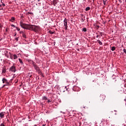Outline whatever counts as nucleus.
Here are the masks:
<instances>
[{"label":"nucleus","mask_w":126,"mask_h":126,"mask_svg":"<svg viewBox=\"0 0 126 126\" xmlns=\"http://www.w3.org/2000/svg\"><path fill=\"white\" fill-rule=\"evenodd\" d=\"M20 25L23 29L34 31V32H39L41 30V28L39 26H33L32 25L26 24L22 21L20 22Z\"/></svg>","instance_id":"1"},{"label":"nucleus","mask_w":126,"mask_h":126,"mask_svg":"<svg viewBox=\"0 0 126 126\" xmlns=\"http://www.w3.org/2000/svg\"><path fill=\"white\" fill-rule=\"evenodd\" d=\"M63 23L65 30H67V19L66 18L63 20Z\"/></svg>","instance_id":"2"},{"label":"nucleus","mask_w":126,"mask_h":126,"mask_svg":"<svg viewBox=\"0 0 126 126\" xmlns=\"http://www.w3.org/2000/svg\"><path fill=\"white\" fill-rule=\"evenodd\" d=\"M10 71H12V72H15L16 71V69H15V66L14 65L12 66L9 68Z\"/></svg>","instance_id":"3"},{"label":"nucleus","mask_w":126,"mask_h":126,"mask_svg":"<svg viewBox=\"0 0 126 126\" xmlns=\"http://www.w3.org/2000/svg\"><path fill=\"white\" fill-rule=\"evenodd\" d=\"M33 67L35 68V69L36 70V71H38V72H40V68L38 67V66L35 64H33Z\"/></svg>","instance_id":"4"},{"label":"nucleus","mask_w":126,"mask_h":126,"mask_svg":"<svg viewBox=\"0 0 126 126\" xmlns=\"http://www.w3.org/2000/svg\"><path fill=\"white\" fill-rule=\"evenodd\" d=\"M73 91H79V88L76 86H74L73 87Z\"/></svg>","instance_id":"5"},{"label":"nucleus","mask_w":126,"mask_h":126,"mask_svg":"<svg viewBox=\"0 0 126 126\" xmlns=\"http://www.w3.org/2000/svg\"><path fill=\"white\" fill-rule=\"evenodd\" d=\"M4 56L6 57L8 59L9 58V55H8V51H4Z\"/></svg>","instance_id":"6"},{"label":"nucleus","mask_w":126,"mask_h":126,"mask_svg":"<svg viewBox=\"0 0 126 126\" xmlns=\"http://www.w3.org/2000/svg\"><path fill=\"white\" fill-rule=\"evenodd\" d=\"M4 114H5V112H4L0 113V118H1V119H3V117H4Z\"/></svg>","instance_id":"7"},{"label":"nucleus","mask_w":126,"mask_h":126,"mask_svg":"<svg viewBox=\"0 0 126 126\" xmlns=\"http://www.w3.org/2000/svg\"><path fill=\"white\" fill-rule=\"evenodd\" d=\"M2 83L3 84L4 83L6 84V83H8V81L4 78L2 79Z\"/></svg>","instance_id":"8"},{"label":"nucleus","mask_w":126,"mask_h":126,"mask_svg":"<svg viewBox=\"0 0 126 126\" xmlns=\"http://www.w3.org/2000/svg\"><path fill=\"white\" fill-rule=\"evenodd\" d=\"M82 18H81V22H84L85 21V16L83 15V14L81 15Z\"/></svg>","instance_id":"9"},{"label":"nucleus","mask_w":126,"mask_h":126,"mask_svg":"<svg viewBox=\"0 0 126 126\" xmlns=\"http://www.w3.org/2000/svg\"><path fill=\"white\" fill-rule=\"evenodd\" d=\"M13 60H17V59L18 58V56H17V55L16 54L13 55Z\"/></svg>","instance_id":"10"},{"label":"nucleus","mask_w":126,"mask_h":126,"mask_svg":"<svg viewBox=\"0 0 126 126\" xmlns=\"http://www.w3.org/2000/svg\"><path fill=\"white\" fill-rule=\"evenodd\" d=\"M102 37V36H103V34L102 33V32H99V34H97V35H96V38H99H99H101V37Z\"/></svg>","instance_id":"11"},{"label":"nucleus","mask_w":126,"mask_h":126,"mask_svg":"<svg viewBox=\"0 0 126 126\" xmlns=\"http://www.w3.org/2000/svg\"><path fill=\"white\" fill-rule=\"evenodd\" d=\"M14 20H15V18H14V17H12L9 21H11V22H14Z\"/></svg>","instance_id":"12"},{"label":"nucleus","mask_w":126,"mask_h":126,"mask_svg":"<svg viewBox=\"0 0 126 126\" xmlns=\"http://www.w3.org/2000/svg\"><path fill=\"white\" fill-rule=\"evenodd\" d=\"M19 63H21V64H22V65H23L24 64V63H23V62L22 61V60H21V59L19 58Z\"/></svg>","instance_id":"13"},{"label":"nucleus","mask_w":126,"mask_h":126,"mask_svg":"<svg viewBox=\"0 0 126 126\" xmlns=\"http://www.w3.org/2000/svg\"><path fill=\"white\" fill-rule=\"evenodd\" d=\"M9 54L10 55V59H11V60H13V55H12L10 52H9Z\"/></svg>","instance_id":"14"},{"label":"nucleus","mask_w":126,"mask_h":126,"mask_svg":"<svg viewBox=\"0 0 126 126\" xmlns=\"http://www.w3.org/2000/svg\"><path fill=\"white\" fill-rule=\"evenodd\" d=\"M42 100H48V97H47V96H43L42 97Z\"/></svg>","instance_id":"15"},{"label":"nucleus","mask_w":126,"mask_h":126,"mask_svg":"<svg viewBox=\"0 0 126 126\" xmlns=\"http://www.w3.org/2000/svg\"><path fill=\"white\" fill-rule=\"evenodd\" d=\"M82 31L83 32H87V29L86 28H84L82 29Z\"/></svg>","instance_id":"16"},{"label":"nucleus","mask_w":126,"mask_h":126,"mask_svg":"<svg viewBox=\"0 0 126 126\" xmlns=\"http://www.w3.org/2000/svg\"><path fill=\"white\" fill-rule=\"evenodd\" d=\"M97 41L99 45H103V43H102V42H101V41H100V40H97Z\"/></svg>","instance_id":"17"},{"label":"nucleus","mask_w":126,"mask_h":126,"mask_svg":"<svg viewBox=\"0 0 126 126\" xmlns=\"http://www.w3.org/2000/svg\"><path fill=\"white\" fill-rule=\"evenodd\" d=\"M53 3L57 4L58 3V0H53Z\"/></svg>","instance_id":"18"},{"label":"nucleus","mask_w":126,"mask_h":126,"mask_svg":"<svg viewBox=\"0 0 126 126\" xmlns=\"http://www.w3.org/2000/svg\"><path fill=\"white\" fill-rule=\"evenodd\" d=\"M86 11H88V10H90V7H87L85 9Z\"/></svg>","instance_id":"19"},{"label":"nucleus","mask_w":126,"mask_h":126,"mask_svg":"<svg viewBox=\"0 0 126 126\" xmlns=\"http://www.w3.org/2000/svg\"><path fill=\"white\" fill-rule=\"evenodd\" d=\"M115 50H116V47L115 46H113L112 48H111V51H115Z\"/></svg>","instance_id":"20"},{"label":"nucleus","mask_w":126,"mask_h":126,"mask_svg":"<svg viewBox=\"0 0 126 126\" xmlns=\"http://www.w3.org/2000/svg\"><path fill=\"white\" fill-rule=\"evenodd\" d=\"M103 3L104 4V5H106V4H107V0H103Z\"/></svg>","instance_id":"21"},{"label":"nucleus","mask_w":126,"mask_h":126,"mask_svg":"<svg viewBox=\"0 0 126 126\" xmlns=\"http://www.w3.org/2000/svg\"><path fill=\"white\" fill-rule=\"evenodd\" d=\"M15 28L17 29V31H20V29H19V28L16 27Z\"/></svg>","instance_id":"22"},{"label":"nucleus","mask_w":126,"mask_h":126,"mask_svg":"<svg viewBox=\"0 0 126 126\" xmlns=\"http://www.w3.org/2000/svg\"><path fill=\"white\" fill-rule=\"evenodd\" d=\"M23 38H26V35L24 34V33H23Z\"/></svg>","instance_id":"23"},{"label":"nucleus","mask_w":126,"mask_h":126,"mask_svg":"<svg viewBox=\"0 0 126 126\" xmlns=\"http://www.w3.org/2000/svg\"><path fill=\"white\" fill-rule=\"evenodd\" d=\"M5 85L6 86H9V82H8V83H6V84H5Z\"/></svg>","instance_id":"24"},{"label":"nucleus","mask_w":126,"mask_h":126,"mask_svg":"<svg viewBox=\"0 0 126 126\" xmlns=\"http://www.w3.org/2000/svg\"><path fill=\"white\" fill-rule=\"evenodd\" d=\"M15 40L16 41V42H17L18 41V37H15Z\"/></svg>","instance_id":"25"},{"label":"nucleus","mask_w":126,"mask_h":126,"mask_svg":"<svg viewBox=\"0 0 126 126\" xmlns=\"http://www.w3.org/2000/svg\"><path fill=\"white\" fill-rule=\"evenodd\" d=\"M2 2V6H5V4H4V3H3L2 2Z\"/></svg>","instance_id":"26"},{"label":"nucleus","mask_w":126,"mask_h":126,"mask_svg":"<svg viewBox=\"0 0 126 126\" xmlns=\"http://www.w3.org/2000/svg\"><path fill=\"white\" fill-rule=\"evenodd\" d=\"M11 26L12 27H14V28H15V27H15V26L14 25H13V24L11 25Z\"/></svg>","instance_id":"27"},{"label":"nucleus","mask_w":126,"mask_h":126,"mask_svg":"<svg viewBox=\"0 0 126 126\" xmlns=\"http://www.w3.org/2000/svg\"><path fill=\"white\" fill-rule=\"evenodd\" d=\"M47 102H48V103H50V102H52V100H51V99H48Z\"/></svg>","instance_id":"28"},{"label":"nucleus","mask_w":126,"mask_h":126,"mask_svg":"<svg viewBox=\"0 0 126 126\" xmlns=\"http://www.w3.org/2000/svg\"><path fill=\"white\" fill-rule=\"evenodd\" d=\"M23 33H24V32H23V31H20V34H22V33L23 34Z\"/></svg>","instance_id":"29"},{"label":"nucleus","mask_w":126,"mask_h":126,"mask_svg":"<svg viewBox=\"0 0 126 126\" xmlns=\"http://www.w3.org/2000/svg\"><path fill=\"white\" fill-rule=\"evenodd\" d=\"M0 126H5L4 124H1Z\"/></svg>","instance_id":"30"},{"label":"nucleus","mask_w":126,"mask_h":126,"mask_svg":"<svg viewBox=\"0 0 126 126\" xmlns=\"http://www.w3.org/2000/svg\"><path fill=\"white\" fill-rule=\"evenodd\" d=\"M4 86H6L5 84L3 85L1 87V88H3V87H4Z\"/></svg>","instance_id":"31"},{"label":"nucleus","mask_w":126,"mask_h":126,"mask_svg":"<svg viewBox=\"0 0 126 126\" xmlns=\"http://www.w3.org/2000/svg\"><path fill=\"white\" fill-rule=\"evenodd\" d=\"M50 34H54V32H50Z\"/></svg>","instance_id":"32"},{"label":"nucleus","mask_w":126,"mask_h":126,"mask_svg":"<svg viewBox=\"0 0 126 126\" xmlns=\"http://www.w3.org/2000/svg\"><path fill=\"white\" fill-rule=\"evenodd\" d=\"M100 99H101V98H103V95H100Z\"/></svg>","instance_id":"33"},{"label":"nucleus","mask_w":126,"mask_h":126,"mask_svg":"<svg viewBox=\"0 0 126 126\" xmlns=\"http://www.w3.org/2000/svg\"><path fill=\"white\" fill-rule=\"evenodd\" d=\"M60 113H63V114H65V113L63 112V111H61Z\"/></svg>","instance_id":"34"},{"label":"nucleus","mask_w":126,"mask_h":126,"mask_svg":"<svg viewBox=\"0 0 126 126\" xmlns=\"http://www.w3.org/2000/svg\"><path fill=\"white\" fill-rule=\"evenodd\" d=\"M122 126H126V124H123L122 125Z\"/></svg>","instance_id":"35"},{"label":"nucleus","mask_w":126,"mask_h":126,"mask_svg":"<svg viewBox=\"0 0 126 126\" xmlns=\"http://www.w3.org/2000/svg\"><path fill=\"white\" fill-rule=\"evenodd\" d=\"M124 119H125V122L126 123V117H125Z\"/></svg>","instance_id":"36"},{"label":"nucleus","mask_w":126,"mask_h":126,"mask_svg":"<svg viewBox=\"0 0 126 126\" xmlns=\"http://www.w3.org/2000/svg\"><path fill=\"white\" fill-rule=\"evenodd\" d=\"M28 13H30V14H32V12H28Z\"/></svg>","instance_id":"37"},{"label":"nucleus","mask_w":126,"mask_h":126,"mask_svg":"<svg viewBox=\"0 0 126 126\" xmlns=\"http://www.w3.org/2000/svg\"><path fill=\"white\" fill-rule=\"evenodd\" d=\"M12 80H13V79H11L10 80V81H12Z\"/></svg>","instance_id":"38"},{"label":"nucleus","mask_w":126,"mask_h":126,"mask_svg":"<svg viewBox=\"0 0 126 126\" xmlns=\"http://www.w3.org/2000/svg\"><path fill=\"white\" fill-rule=\"evenodd\" d=\"M16 36V34H15L14 36L15 37Z\"/></svg>","instance_id":"39"},{"label":"nucleus","mask_w":126,"mask_h":126,"mask_svg":"<svg viewBox=\"0 0 126 126\" xmlns=\"http://www.w3.org/2000/svg\"><path fill=\"white\" fill-rule=\"evenodd\" d=\"M1 6H2V4H0V7H1Z\"/></svg>","instance_id":"40"},{"label":"nucleus","mask_w":126,"mask_h":126,"mask_svg":"<svg viewBox=\"0 0 126 126\" xmlns=\"http://www.w3.org/2000/svg\"><path fill=\"white\" fill-rule=\"evenodd\" d=\"M124 101H125V102H126V99H124Z\"/></svg>","instance_id":"41"},{"label":"nucleus","mask_w":126,"mask_h":126,"mask_svg":"<svg viewBox=\"0 0 126 126\" xmlns=\"http://www.w3.org/2000/svg\"><path fill=\"white\" fill-rule=\"evenodd\" d=\"M2 72H4V71L3 70H2Z\"/></svg>","instance_id":"42"},{"label":"nucleus","mask_w":126,"mask_h":126,"mask_svg":"<svg viewBox=\"0 0 126 126\" xmlns=\"http://www.w3.org/2000/svg\"><path fill=\"white\" fill-rule=\"evenodd\" d=\"M94 82V80H93V82Z\"/></svg>","instance_id":"43"},{"label":"nucleus","mask_w":126,"mask_h":126,"mask_svg":"<svg viewBox=\"0 0 126 126\" xmlns=\"http://www.w3.org/2000/svg\"><path fill=\"white\" fill-rule=\"evenodd\" d=\"M42 126H45V125H42Z\"/></svg>","instance_id":"44"},{"label":"nucleus","mask_w":126,"mask_h":126,"mask_svg":"<svg viewBox=\"0 0 126 126\" xmlns=\"http://www.w3.org/2000/svg\"><path fill=\"white\" fill-rule=\"evenodd\" d=\"M38 1H40V0H38Z\"/></svg>","instance_id":"45"},{"label":"nucleus","mask_w":126,"mask_h":126,"mask_svg":"<svg viewBox=\"0 0 126 126\" xmlns=\"http://www.w3.org/2000/svg\"><path fill=\"white\" fill-rule=\"evenodd\" d=\"M97 27L99 28V26H97Z\"/></svg>","instance_id":"46"},{"label":"nucleus","mask_w":126,"mask_h":126,"mask_svg":"<svg viewBox=\"0 0 126 126\" xmlns=\"http://www.w3.org/2000/svg\"><path fill=\"white\" fill-rule=\"evenodd\" d=\"M0 41H1V39H0Z\"/></svg>","instance_id":"47"},{"label":"nucleus","mask_w":126,"mask_h":126,"mask_svg":"<svg viewBox=\"0 0 126 126\" xmlns=\"http://www.w3.org/2000/svg\"><path fill=\"white\" fill-rule=\"evenodd\" d=\"M65 88H66V87H65Z\"/></svg>","instance_id":"48"}]
</instances>
